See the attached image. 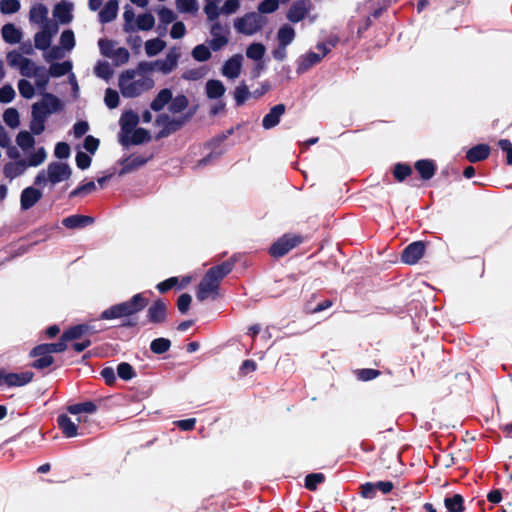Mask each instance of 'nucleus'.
<instances>
[{"instance_id":"nucleus-61","label":"nucleus","mask_w":512,"mask_h":512,"mask_svg":"<svg viewBox=\"0 0 512 512\" xmlns=\"http://www.w3.org/2000/svg\"><path fill=\"white\" fill-rule=\"evenodd\" d=\"M206 67L207 66H198L194 69L187 70L186 72H184L182 77L187 80H193V81L199 80V79L203 78L205 76V74L207 73Z\"/></svg>"},{"instance_id":"nucleus-9","label":"nucleus","mask_w":512,"mask_h":512,"mask_svg":"<svg viewBox=\"0 0 512 512\" xmlns=\"http://www.w3.org/2000/svg\"><path fill=\"white\" fill-rule=\"evenodd\" d=\"M72 170L67 163L51 162L47 166L48 181L55 185L71 177Z\"/></svg>"},{"instance_id":"nucleus-32","label":"nucleus","mask_w":512,"mask_h":512,"mask_svg":"<svg viewBox=\"0 0 512 512\" xmlns=\"http://www.w3.org/2000/svg\"><path fill=\"white\" fill-rule=\"evenodd\" d=\"M139 122L137 113L133 111H126L120 118L121 129L125 133H130L135 129Z\"/></svg>"},{"instance_id":"nucleus-30","label":"nucleus","mask_w":512,"mask_h":512,"mask_svg":"<svg viewBox=\"0 0 512 512\" xmlns=\"http://www.w3.org/2000/svg\"><path fill=\"white\" fill-rule=\"evenodd\" d=\"M37 103L40 104L42 108L49 110L50 114L60 111L63 107L61 100L51 93H45L42 101Z\"/></svg>"},{"instance_id":"nucleus-2","label":"nucleus","mask_w":512,"mask_h":512,"mask_svg":"<svg viewBox=\"0 0 512 512\" xmlns=\"http://www.w3.org/2000/svg\"><path fill=\"white\" fill-rule=\"evenodd\" d=\"M176 66H137L129 69L119 76V88L126 98H134L148 91L154 86V80L150 76L152 71H160L167 75Z\"/></svg>"},{"instance_id":"nucleus-22","label":"nucleus","mask_w":512,"mask_h":512,"mask_svg":"<svg viewBox=\"0 0 512 512\" xmlns=\"http://www.w3.org/2000/svg\"><path fill=\"white\" fill-rule=\"evenodd\" d=\"M34 373L25 371L21 373H7L5 377V384L10 387L24 386L32 381Z\"/></svg>"},{"instance_id":"nucleus-6","label":"nucleus","mask_w":512,"mask_h":512,"mask_svg":"<svg viewBox=\"0 0 512 512\" xmlns=\"http://www.w3.org/2000/svg\"><path fill=\"white\" fill-rule=\"evenodd\" d=\"M303 242V236L286 233L270 246L269 254L273 258H281Z\"/></svg>"},{"instance_id":"nucleus-29","label":"nucleus","mask_w":512,"mask_h":512,"mask_svg":"<svg viewBox=\"0 0 512 512\" xmlns=\"http://www.w3.org/2000/svg\"><path fill=\"white\" fill-rule=\"evenodd\" d=\"M118 1L109 0L99 12V19L102 23H108L114 20L118 13Z\"/></svg>"},{"instance_id":"nucleus-21","label":"nucleus","mask_w":512,"mask_h":512,"mask_svg":"<svg viewBox=\"0 0 512 512\" xmlns=\"http://www.w3.org/2000/svg\"><path fill=\"white\" fill-rule=\"evenodd\" d=\"M94 223V218L91 216L74 214L62 220L63 226L68 229L83 228Z\"/></svg>"},{"instance_id":"nucleus-46","label":"nucleus","mask_w":512,"mask_h":512,"mask_svg":"<svg viewBox=\"0 0 512 512\" xmlns=\"http://www.w3.org/2000/svg\"><path fill=\"white\" fill-rule=\"evenodd\" d=\"M277 36L280 44L282 46H286L293 41L295 37V31L292 27L284 25L279 29Z\"/></svg>"},{"instance_id":"nucleus-60","label":"nucleus","mask_w":512,"mask_h":512,"mask_svg":"<svg viewBox=\"0 0 512 512\" xmlns=\"http://www.w3.org/2000/svg\"><path fill=\"white\" fill-rule=\"evenodd\" d=\"M357 378L361 381H370L381 375V371L372 368H363L356 371Z\"/></svg>"},{"instance_id":"nucleus-62","label":"nucleus","mask_w":512,"mask_h":512,"mask_svg":"<svg viewBox=\"0 0 512 512\" xmlns=\"http://www.w3.org/2000/svg\"><path fill=\"white\" fill-rule=\"evenodd\" d=\"M105 104L108 108L114 109L119 105V94L116 90L108 88L104 97Z\"/></svg>"},{"instance_id":"nucleus-63","label":"nucleus","mask_w":512,"mask_h":512,"mask_svg":"<svg viewBox=\"0 0 512 512\" xmlns=\"http://www.w3.org/2000/svg\"><path fill=\"white\" fill-rule=\"evenodd\" d=\"M279 7V1L278 0H263L259 5H258V12L260 15L261 14H267V13H272L274 11H276Z\"/></svg>"},{"instance_id":"nucleus-23","label":"nucleus","mask_w":512,"mask_h":512,"mask_svg":"<svg viewBox=\"0 0 512 512\" xmlns=\"http://www.w3.org/2000/svg\"><path fill=\"white\" fill-rule=\"evenodd\" d=\"M132 131L133 133L131 138H128L126 136L121 138V144L123 146H128L129 144L140 145L150 141L151 139L149 131L146 130L145 128H135Z\"/></svg>"},{"instance_id":"nucleus-24","label":"nucleus","mask_w":512,"mask_h":512,"mask_svg":"<svg viewBox=\"0 0 512 512\" xmlns=\"http://www.w3.org/2000/svg\"><path fill=\"white\" fill-rule=\"evenodd\" d=\"M58 428L62 431L65 437L72 438L77 436V424L71 420L66 414H60L57 417Z\"/></svg>"},{"instance_id":"nucleus-47","label":"nucleus","mask_w":512,"mask_h":512,"mask_svg":"<svg viewBox=\"0 0 512 512\" xmlns=\"http://www.w3.org/2000/svg\"><path fill=\"white\" fill-rule=\"evenodd\" d=\"M325 481L323 473H311L305 477V488L309 491H315L317 486Z\"/></svg>"},{"instance_id":"nucleus-28","label":"nucleus","mask_w":512,"mask_h":512,"mask_svg":"<svg viewBox=\"0 0 512 512\" xmlns=\"http://www.w3.org/2000/svg\"><path fill=\"white\" fill-rule=\"evenodd\" d=\"M171 100L172 91L168 88H165L159 91L156 97L152 100L150 107L153 111L159 112L165 107V105L170 103Z\"/></svg>"},{"instance_id":"nucleus-13","label":"nucleus","mask_w":512,"mask_h":512,"mask_svg":"<svg viewBox=\"0 0 512 512\" xmlns=\"http://www.w3.org/2000/svg\"><path fill=\"white\" fill-rule=\"evenodd\" d=\"M67 349V340H63V334L56 343H43L35 346L30 351V356H40V354L61 353Z\"/></svg>"},{"instance_id":"nucleus-57","label":"nucleus","mask_w":512,"mask_h":512,"mask_svg":"<svg viewBox=\"0 0 512 512\" xmlns=\"http://www.w3.org/2000/svg\"><path fill=\"white\" fill-rule=\"evenodd\" d=\"M49 71L45 68H38L36 71V75L34 77L35 79V85L41 89L44 90L49 82Z\"/></svg>"},{"instance_id":"nucleus-33","label":"nucleus","mask_w":512,"mask_h":512,"mask_svg":"<svg viewBox=\"0 0 512 512\" xmlns=\"http://www.w3.org/2000/svg\"><path fill=\"white\" fill-rule=\"evenodd\" d=\"M307 13L306 3L304 1L295 2L287 13V18L291 22H299Z\"/></svg>"},{"instance_id":"nucleus-18","label":"nucleus","mask_w":512,"mask_h":512,"mask_svg":"<svg viewBox=\"0 0 512 512\" xmlns=\"http://www.w3.org/2000/svg\"><path fill=\"white\" fill-rule=\"evenodd\" d=\"M27 168L26 160L24 159L10 161L3 166V175L11 181L24 174Z\"/></svg>"},{"instance_id":"nucleus-52","label":"nucleus","mask_w":512,"mask_h":512,"mask_svg":"<svg viewBox=\"0 0 512 512\" xmlns=\"http://www.w3.org/2000/svg\"><path fill=\"white\" fill-rule=\"evenodd\" d=\"M21 4L19 0H1L0 12L3 14H13L20 10Z\"/></svg>"},{"instance_id":"nucleus-44","label":"nucleus","mask_w":512,"mask_h":512,"mask_svg":"<svg viewBox=\"0 0 512 512\" xmlns=\"http://www.w3.org/2000/svg\"><path fill=\"white\" fill-rule=\"evenodd\" d=\"M16 143L23 150H27L34 147L35 139L28 131H20L16 137Z\"/></svg>"},{"instance_id":"nucleus-12","label":"nucleus","mask_w":512,"mask_h":512,"mask_svg":"<svg viewBox=\"0 0 512 512\" xmlns=\"http://www.w3.org/2000/svg\"><path fill=\"white\" fill-rule=\"evenodd\" d=\"M212 25L210 28L211 41L210 45L214 50L220 49L228 42V29L224 25H222L218 19L215 21H211Z\"/></svg>"},{"instance_id":"nucleus-31","label":"nucleus","mask_w":512,"mask_h":512,"mask_svg":"<svg viewBox=\"0 0 512 512\" xmlns=\"http://www.w3.org/2000/svg\"><path fill=\"white\" fill-rule=\"evenodd\" d=\"M444 506L448 512H464V498L460 494H453L444 498Z\"/></svg>"},{"instance_id":"nucleus-3","label":"nucleus","mask_w":512,"mask_h":512,"mask_svg":"<svg viewBox=\"0 0 512 512\" xmlns=\"http://www.w3.org/2000/svg\"><path fill=\"white\" fill-rule=\"evenodd\" d=\"M236 261V258L232 256L207 270L197 288L196 296L199 301L206 300L210 294L218 293L221 281L232 272Z\"/></svg>"},{"instance_id":"nucleus-45","label":"nucleus","mask_w":512,"mask_h":512,"mask_svg":"<svg viewBox=\"0 0 512 512\" xmlns=\"http://www.w3.org/2000/svg\"><path fill=\"white\" fill-rule=\"evenodd\" d=\"M96 190V184L94 181L86 182L82 185H79L74 190L69 193V198H75L79 196H85L90 194Z\"/></svg>"},{"instance_id":"nucleus-16","label":"nucleus","mask_w":512,"mask_h":512,"mask_svg":"<svg viewBox=\"0 0 512 512\" xmlns=\"http://www.w3.org/2000/svg\"><path fill=\"white\" fill-rule=\"evenodd\" d=\"M151 158H152V155H150L148 157L129 156V157L122 159L120 161L122 168L119 171V176H123L125 174H128V173L144 166Z\"/></svg>"},{"instance_id":"nucleus-27","label":"nucleus","mask_w":512,"mask_h":512,"mask_svg":"<svg viewBox=\"0 0 512 512\" xmlns=\"http://www.w3.org/2000/svg\"><path fill=\"white\" fill-rule=\"evenodd\" d=\"M62 334L63 340H67V342L81 339L89 334V327L87 324L74 325L65 330Z\"/></svg>"},{"instance_id":"nucleus-56","label":"nucleus","mask_w":512,"mask_h":512,"mask_svg":"<svg viewBox=\"0 0 512 512\" xmlns=\"http://www.w3.org/2000/svg\"><path fill=\"white\" fill-rule=\"evenodd\" d=\"M18 90L20 95L25 99H31L35 95L34 86L26 79L19 80Z\"/></svg>"},{"instance_id":"nucleus-42","label":"nucleus","mask_w":512,"mask_h":512,"mask_svg":"<svg viewBox=\"0 0 512 512\" xmlns=\"http://www.w3.org/2000/svg\"><path fill=\"white\" fill-rule=\"evenodd\" d=\"M117 375L124 381H129L136 377V371L131 364L127 362H121L118 364L116 369Z\"/></svg>"},{"instance_id":"nucleus-37","label":"nucleus","mask_w":512,"mask_h":512,"mask_svg":"<svg viewBox=\"0 0 512 512\" xmlns=\"http://www.w3.org/2000/svg\"><path fill=\"white\" fill-rule=\"evenodd\" d=\"M203 12L207 16L209 21H215L218 19V11L220 9V3L223 0H203Z\"/></svg>"},{"instance_id":"nucleus-14","label":"nucleus","mask_w":512,"mask_h":512,"mask_svg":"<svg viewBox=\"0 0 512 512\" xmlns=\"http://www.w3.org/2000/svg\"><path fill=\"white\" fill-rule=\"evenodd\" d=\"M42 192L32 186L26 187L22 190L20 195V207L26 211L31 209L42 198Z\"/></svg>"},{"instance_id":"nucleus-34","label":"nucleus","mask_w":512,"mask_h":512,"mask_svg":"<svg viewBox=\"0 0 512 512\" xmlns=\"http://www.w3.org/2000/svg\"><path fill=\"white\" fill-rule=\"evenodd\" d=\"M225 93V87L219 80H208L206 83V95L210 99H218Z\"/></svg>"},{"instance_id":"nucleus-43","label":"nucleus","mask_w":512,"mask_h":512,"mask_svg":"<svg viewBox=\"0 0 512 512\" xmlns=\"http://www.w3.org/2000/svg\"><path fill=\"white\" fill-rule=\"evenodd\" d=\"M3 120L10 128H17L20 125L19 112L16 108H7L3 113Z\"/></svg>"},{"instance_id":"nucleus-26","label":"nucleus","mask_w":512,"mask_h":512,"mask_svg":"<svg viewBox=\"0 0 512 512\" xmlns=\"http://www.w3.org/2000/svg\"><path fill=\"white\" fill-rule=\"evenodd\" d=\"M55 32H56V30L51 31L49 29L48 25L45 24L43 29L35 34V37H34L35 46L41 50L47 49L51 44L52 37Z\"/></svg>"},{"instance_id":"nucleus-4","label":"nucleus","mask_w":512,"mask_h":512,"mask_svg":"<svg viewBox=\"0 0 512 512\" xmlns=\"http://www.w3.org/2000/svg\"><path fill=\"white\" fill-rule=\"evenodd\" d=\"M236 261V258L232 256L207 270L197 288L196 296L199 301L206 300L210 294L218 293L221 281L232 272Z\"/></svg>"},{"instance_id":"nucleus-53","label":"nucleus","mask_w":512,"mask_h":512,"mask_svg":"<svg viewBox=\"0 0 512 512\" xmlns=\"http://www.w3.org/2000/svg\"><path fill=\"white\" fill-rule=\"evenodd\" d=\"M137 27L140 30H150L155 25V19L152 14L145 13L142 15H139L136 20Z\"/></svg>"},{"instance_id":"nucleus-17","label":"nucleus","mask_w":512,"mask_h":512,"mask_svg":"<svg viewBox=\"0 0 512 512\" xmlns=\"http://www.w3.org/2000/svg\"><path fill=\"white\" fill-rule=\"evenodd\" d=\"M286 107L280 103L273 106L270 111L263 117L262 126L265 129L274 128L279 124L281 116L285 113Z\"/></svg>"},{"instance_id":"nucleus-25","label":"nucleus","mask_w":512,"mask_h":512,"mask_svg":"<svg viewBox=\"0 0 512 512\" xmlns=\"http://www.w3.org/2000/svg\"><path fill=\"white\" fill-rule=\"evenodd\" d=\"M48 17V9L45 5L37 3L33 5L29 12V19L32 23L44 25Z\"/></svg>"},{"instance_id":"nucleus-54","label":"nucleus","mask_w":512,"mask_h":512,"mask_svg":"<svg viewBox=\"0 0 512 512\" xmlns=\"http://www.w3.org/2000/svg\"><path fill=\"white\" fill-rule=\"evenodd\" d=\"M251 93L249 92L248 86L245 83H242L240 86L236 87L234 92V99L236 106H242Z\"/></svg>"},{"instance_id":"nucleus-48","label":"nucleus","mask_w":512,"mask_h":512,"mask_svg":"<svg viewBox=\"0 0 512 512\" xmlns=\"http://www.w3.org/2000/svg\"><path fill=\"white\" fill-rule=\"evenodd\" d=\"M264 53H265V47L261 43H253L246 50L247 57L252 61L261 60Z\"/></svg>"},{"instance_id":"nucleus-20","label":"nucleus","mask_w":512,"mask_h":512,"mask_svg":"<svg viewBox=\"0 0 512 512\" xmlns=\"http://www.w3.org/2000/svg\"><path fill=\"white\" fill-rule=\"evenodd\" d=\"M491 149L488 144H477L471 147L466 152V159L470 163H477L487 159L490 155Z\"/></svg>"},{"instance_id":"nucleus-38","label":"nucleus","mask_w":512,"mask_h":512,"mask_svg":"<svg viewBox=\"0 0 512 512\" xmlns=\"http://www.w3.org/2000/svg\"><path fill=\"white\" fill-rule=\"evenodd\" d=\"M96 410H97V406L92 401H85V402H81V403H76V404L69 405L67 407V411L70 414H73V415H78V414H80L82 412L94 413Z\"/></svg>"},{"instance_id":"nucleus-36","label":"nucleus","mask_w":512,"mask_h":512,"mask_svg":"<svg viewBox=\"0 0 512 512\" xmlns=\"http://www.w3.org/2000/svg\"><path fill=\"white\" fill-rule=\"evenodd\" d=\"M3 39L11 44L18 43L21 40L22 33L13 24H6L2 27Z\"/></svg>"},{"instance_id":"nucleus-10","label":"nucleus","mask_w":512,"mask_h":512,"mask_svg":"<svg viewBox=\"0 0 512 512\" xmlns=\"http://www.w3.org/2000/svg\"><path fill=\"white\" fill-rule=\"evenodd\" d=\"M156 123L163 124V128L156 135V139H161L180 130L186 122L184 121L182 116L179 118L172 119L167 114H162L157 117Z\"/></svg>"},{"instance_id":"nucleus-19","label":"nucleus","mask_w":512,"mask_h":512,"mask_svg":"<svg viewBox=\"0 0 512 512\" xmlns=\"http://www.w3.org/2000/svg\"><path fill=\"white\" fill-rule=\"evenodd\" d=\"M414 168L419 173L421 179L424 181L432 179L437 170L435 162L431 159H421L416 161Z\"/></svg>"},{"instance_id":"nucleus-11","label":"nucleus","mask_w":512,"mask_h":512,"mask_svg":"<svg viewBox=\"0 0 512 512\" xmlns=\"http://www.w3.org/2000/svg\"><path fill=\"white\" fill-rule=\"evenodd\" d=\"M425 253V243L423 241H415L404 248L401 253V261L405 264H416Z\"/></svg>"},{"instance_id":"nucleus-39","label":"nucleus","mask_w":512,"mask_h":512,"mask_svg":"<svg viewBox=\"0 0 512 512\" xmlns=\"http://www.w3.org/2000/svg\"><path fill=\"white\" fill-rule=\"evenodd\" d=\"M176 9L180 13L196 14L199 9L198 0H175Z\"/></svg>"},{"instance_id":"nucleus-55","label":"nucleus","mask_w":512,"mask_h":512,"mask_svg":"<svg viewBox=\"0 0 512 512\" xmlns=\"http://www.w3.org/2000/svg\"><path fill=\"white\" fill-rule=\"evenodd\" d=\"M329 49L326 45L321 44L316 47V51H311L307 54L306 60L309 63H316L323 59V57L328 53Z\"/></svg>"},{"instance_id":"nucleus-15","label":"nucleus","mask_w":512,"mask_h":512,"mask_svg":"<svg viewBox=\"0 0 512 512\" xmlns=\"http://www.w3.org/2000/svg\"><path fill=\"white\" fill-rule=\"evenodd\" d=\"M74 5L68 1H61L53 9V16L60 24H69L73 20Z\"/></svg>"},{"instance_id":"nucleus-5","label":"nucleus","mask_w":512,"mask_h":512,"mask_svg":"<svg viewBox=\"0 0 512 512\" xmlns=\"http://www.w3.org/2000/svg\"><path fill=\"white\" fill-rule=\"evenodd\" d=\"M266 22V18L259 13L249 12L241 17L236 18L234 20L233 26L238 33L251 36L258 33L266 24Z\"/></svg>"},{"instance_id":"nucleus-58","label":"nucleus","mask_w":512,"mask_h":512,"mask_svg":"<svg viewBox=\"0 0 512 512\" xmlns=\"http://www.w3.org/2000/svg\"><path fill=\"white\" fill-rule=\"evenodd\" d=\"M37 359L33 361L31 366L35 369H45L53 364L54 358L50 354H40V356H36Z\"/></svg>"},{"instance_id":"nucleus-51","label":"nucleus","mask_w":512,"mask_h":512,"mask_svg":"<svg viewBox=\"0 0 512 512\" xmlns=\"http://www.w3.org/2000/svg\"><path fill=\"white\" fill-rule=\"evenodd\" d=\"M164 47H165V42L158 38L148 40L145 43V51L149 56H154V55L158 54L159 52H161L164 49Z\"/></svg>"},{"instance_id":"nucleus-59","label":"nucleus","mask_w":512,"mask_h":512,"mask_svg":"<svg viewBox=\"0 0 512 512\" xmlns=\"http://www.w3.org/2000/svg\"><path fill=\"white\" fill-rule=\"evenodd\" d=\"M192 56L195 61L204 62L209 59L210 50L206 45L200 44L193 49Z\"/></svg>"},{"instance_id":"nucleus-64","label":"nucleus","mask_w":512,"mask_h":512,"mask_svg":"<svg viewBox=\"0 0 512 512\" xmlns=\"http://www.w3.org/2000/svg\"><path fill=\"white\" fill-rule=\"evenodd\" d=\"M192 302V297L188 293L181 294L177 299V308L181 314L188 312Z\"/></svg>"},{"instance_id":"nucleus-40","label":"nucleus","mask_w":512,"mask_h":512,"mask_svg":"<svg viewBox=\"0 0 512 512\" xmlns=\"http://www.w3.org/2000/svg\"><path fill=\"white\" fill-rule=\"evenodd\" d=\"M170 347L171 341L164 337L156 338L150 343V350L157 355L166 353Z\"/></svg>"},{"instance_id":"nucleus-50","label":"nucleus","mask_w":512,"mask_h":512,"mask_svg":"<svg viewBox=\"0 0 512 512\" xmlns=\"http://www.w3.org/2000/svg\"><path fill=\"white\" fill-rule=\"evenodd\" d=\"M240 6V0H225L218 11V17L220 15L235 14L240 9Z\"/></svg>"},{"instance_id":"nucleus-1","label":"nucleus","mask_w":512,"mask_h":512,"mask_svg":"<svg viewBox=\"0 0 512 512\" xmlns=\"http://www.w3.org/2000/svg\"><path fill=\"white\" fill-rule=\"evenodd\" d=\"M146 322L153 325H163L168 321V304L158 298L149 306V298L145 292L134 294L129 299L111 305L103 310L99 316L100 320L121 319L117 326L120 328H136L139 325V313L147 308Z\"/></svg>"},{"instance_id":"nucleus-49","label":"nucleus","mask_w":512,"mask_h":512,"mask_svg":"<svg viewBox=\"0 0 512 512\" xmlns=\"http://www.w3.org/2000/svg\"><path fill=\"white\" fill-rule=\"evenodd\" d=\"M47 154L43 147H40L32 153L26 160L27 167H37L46 160Z\"/></svg>"},{"instance_id":"nucleus-8","label":"nucleus","mask_w":512,"mask_h":512,"mask_svg":"<svg viewBox=\"0 0 512 512\" xmlns=\"http://www.w3.org/2000/svg\"><path fill=\"white\" fill-rule=\"evenodd\" d=\"M60 46L53 47L48 52L49 60L61 59L65 56L66 52H70L75 46V35L70 29L64 30L59 39Z\"/></svg>"},{"instance_id":"nucleus-35","label":"nucleus","mask_w":512,"mask_h":512,"mask_svg":"<svg viewBox=\"0 0 512 512\" xmlns=\"http://www.w3.org/2000/svg\"><path fill=\"white\" fill-rule=\"evenodd\" d=\"M413 173L409 164L398 162L392 168V174L397 182L405 181Z\"/></svg>"},{"instance_id":"nucleus-41","label":"nucleus","mask_w":512,"mask_h":512,"mask_svg":"<svg viewBox=\"0 0 512 512\" xmlns=\"http://www.w3.org/2000/svg\"><path fill=\"white\" fill-rule=\"evenodd\" d=\"M189 105L188 98L184 94H179L172 97L169 105V111L172 113H180L184 111Z\"/></svg>"},{"instance_id":"nucleus-7","label":"nucleus","mask_w":512,"mask_h":512,"mask_svg":"<svg viewBox=\"0 0 512 512\" xmlns=\"http://www.w3.org/2000/svg\"><path fill=\"white\" fill-rule=\"evenodd\" d=\"M99 49L102 55L118 62H127L129 60V52L126 48L118 45L117 42L100 39L98 42Z\"/></svg>"}]
</instances>
